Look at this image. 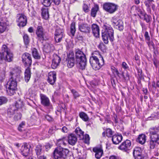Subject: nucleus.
Masks as SVG:
<instances>
[{
    "mask_svg": "<svg viewBox=\"0 0 159 159\" xmlns=\"http://www.w3.org/2000/svg\"><path fill=\"white\" fill-rule=\"evenodd\" d=\"M112 70V71L114 75L115 74L116 75L119 77L120 78V75L119 73L118 70L116 69L115 67H113V68H111Z\"/></svg>",
    "mask_w": 159,
    "mask_h": 159,
    "instance_id": "obj_52",
    "label": "nucleus"
},
{
    "mask_svg": "<svg viewBox=\"0 0 159 159\" xmlns=\"http://www.w3.org/2000/svg\"><path fill=\"white\" fill-rule=\"evenodd\" d=\"M13 55L10 49L6 45H3L0 52V64H2L4 61L10 62L12 61Z\"/></svg>",
    "mask_w": 159,
    "mask_h": 159,
    "instance_id": "obj_1",
    "label": "nucleus"
},
{
    "mask_svg": "<svg viewBox=\"0 0 159 159\" xmlns=\"http://www.w3.org/2000/svg\"><path fill=\"white\" fill-rule=\"evenodd\" d=\"M112 22L114 24V26H116V29H119L120 31L123 30L124 29L123 23L121 20H117L116 19L113 18Z\"/></svg>",
    "mask_w": 159,
    "mask_h": 159,
    "instance_id": "obj_18",
    "label": "nucleus"
},
{
    "mask_svg": "<svg viewBox=\"0 0 159 159\" xmlns=\"http://www.w3.org/2000/svg\"><path fill=\"white\" fill-rule=\"evenodd\" d=\"M56 80V74L55 72H50L48 74V82L51 84H53Z\"/></svg>",
    "mask_w": 159,
    "mask_h": 159,
    "instance_id": "obj_20",
    "label": "nucleus"
},
{
    "mask_svg": "<svg viewBox=\"0 0 159 159\" xmlns=\"http://www.w3.org/2000/svg\"><path fill=\"white\" fill-rule=\"evenodd\" d=\"M153 2V0H147L144 2L146 6L147 7V9L150 12L151 11V6Z\"/></svg>",
    "mask_w": 159,
    "mask_h": 159,
    "instance_id": "obj_34",
    "label": "nucleus"
},
{
    "mask_svg": "<svg viewBox=\"0 0 159 159\" xmlns=\"http://www.w3.org/2000/svg\"><path fill=\"white\" fill-rule=\"evenodd\" d=\"M42 11V15L43 18L45 20L48 19L49 15L48 9H43Z\"/></svg>",
    "mask_w": 159,
    "mask_h": 159,
    "instance_id": "obj_31",
    "label": "nucleus"
},
{
    "mask_svg": "<svg viewBox=\"0 0 159 159\" xmlns=\"http://www.w3.org/2000/svg\"><path fill=\"white\" fill-rule=\"evenodd\" d=\"M21 117V115L20 112L16 113L14 116V119L15 120H18L20 119Z\"/></svg>",
    "mask_w": 159,
    "mask_h": 159,
    "instance_id": "obj_44",
    "label": "nucleus"
},
{
    "mask_svg": "<svg viewBox=\"0 0 159 159\" xmlns=\"http://www.w3.org/2000/svg\"><path fill=\"white\" fill-rule=\"evenodd\" d=\"M98 48L101 50H102L105 47V45L102 43H101L98 46Z\"/></svg>",
    "mask_w": 159,
    "mask_h": 159,
    "instance_id": "obj_60",
    "label": "nucleus"
},
{
    "mask_svg": "<svg viewBox=\"0 0 159 159\" xmlns=\"http://www.w3.org/2000/svg\"><path fill=\"white\" fill-rule=\"evenodd\" d=\"M52 0H41V2L43 5L46 7L50 6L52 2Z\"/></svg>",
    "mask_w": 159,
    "mask_h": 159,
    "instance_id": "obj_37",
    "label": "nucleus"
},
{
    "mask_svg": "<svg viewBox=\"0 0 159 159\" xmlns=\"http://www.w3.org/2000/svg\"><path fill=\"white\" fill-rule=\"evenodd\" d=\"M142 150L141 148L139 147L135 148L133 151L134 156H137L138 155H141L142 154Z\"/></svg>",
    "mask_w": 159,
    "mask_h": 159,
    "instance_id": "obj_32",
    "label": "nucleus"
},
{
    "mask_svg": "<svg viewBox=\"0 0 159 159\" xmlns=\"http://www.w3.org/2000/svg\"><path fill=\"white\" fill-rule=\"evenodd\" d=\"M104 30L102 31V36L104 43L107 44L108 43V38L111 42L114 40V31L111 26L105 25H103Z\"/></svg>",
    "mask_w": 159,
    "mask_h": 159,
    "instance_id": "obj_4",
    "label": "nucleus"
},
{
    "mask_svg": "<svg viewBox=\"0 0 159 159\" xmlns=\"http://www.w3.org/2000/svg\"><path fill=\"white\" fill-rule=\"evenodd\" d=\"M16 21L18 23V26L22 27H24L26 25L27 22L26 16L23 14H17Z\"/></svg>",
    "mask_w": 159,
    "mask_h": 159,
    "instance_id": "obj_10",
    "label": "nucleus"
},
{
    "mask_svg": "<svg viewBox=\"0 0 159 159\" xmlns=\"http://www.w3.org/2000/svg\"><path fill=\"white\" fill-rule=\"evenodd\" d=\"M65 36V35H59L55 36L54 38L56 42H60L62 40V39Z\"/></svg>",
    "mask_w": 159,
    "mask_h": 159,
    "instance_id": "obj_42",
    "label": "nucleus"
},
{
    "mask_svg": "<svg viewBox=\"0 0 159 159\" xmlns=\"http://www.w3.org/2000/svg\"><path fill=\"white\" fill-rule=\"evenodd\" d=\"M142 17L143 18H144V20L146 21L147 23H148L150 21V19L151 18L150 16H149L145 13L142 16Z\"/></svg>",
    "mask_w": 159,
    "mask_h": 159,
    "instance_id": "obj_47",
    "label": "nucleus"
},
{
    "mask_svg": "<svg viewBox=\"0 0 159 159\" xmlns=\"http://www.w3.org/2000/svg\"><path fill=\"white\" fill-rule=\"evenodd\" d=\"M22 61L26 67H30L32 64V58L31 55L29 53H25L22 56Z\"/></svg>",
    "mask_w": 159,
    "mask_h": 159,
    "instance_id": "obj_11",
    "label": "nucleus"
},
{
    "mask_svg": "<svg viewBox=\"0 0 159 159\" xmlns=\"http://www.w3.org/2000/svg\"><path fill=\"white\" fill-rule=\"evenodd\" d=\"M79 29L82 32L85 33H89L91 30L90 25L85 23H79Z\"/></svg>",
    "mask_w": 159,
    "mask_h": 159,
    "instance_id": "obj_14",
    "label": "nucleus"
},
{
    "mask_svg": "<svg viewBox=\"0 0 159 159\" xmlns=\"http://www.w3.org/2000/svg\"><path fill=\"white\" fill-rule=\"evenodd\" d=\"M144 36L146 41H149L150 39V38L148 32L146 31L145 32Z\"/></svg>",
    "mask_w": 159,
    "mask_h": 159,
    "instance_id": "obj_56",
    "label": "nucleus"
},
{
    "mask_svg": "<svg viewBox=\"0 0 159 159\" xmlns=\"http://www.w3.org/2000/svg\"><path fill=\"white\" fill-rule=\"evenodd\" d=\"M159 131L158 129L157 128H152L150 129L149 132L150 134V135H152L154 134H157Z\"/></svg>",
    "mask_w": 159,
    "mask_h": 159,
    "instance_id": "obj_36",
    "label": "nucleus"
},
{
    "mask_svg": "<svg viewBox=\"0 0 159 159\" xmlns=\"http://www.w3.org/2000/svg\"><path fill=\"white\" fill-rule=\"evenodd\" d=\"M75 59L76 64L82 70L85 69L86 65L87 60L85 55L83 52L79 49L75 51Z\"/></svg>",
    "mask_w": 159,
    "mask_h": 159,
    "instance_id": "obj_3",
    "label": "nucleus"
},
{
    "mask_svg": "<svg viewBox=\"0 0 159 159\" xmlns=\"http://www.w3.org/2000/svg\"><path fill=\"white\" fill-rule=\"evenodd\" d=\"M21 72V69L19 67H15L12 69V71L10 72L11 77L19 79L20 74Z\"/></svg>",
    "mask_w": 159,
    "mask_h": 159,
    "instance_id": "obj_16",
    "label": "nucleus"
},
{
    "mask_svg": "<svg viewBox=\"0 0 159 159\" xmlns=\"http://www.w3.org/2000/svg\"><path fill=\"white\" fill-rule=\"evenodd\" d=\"M23 106L22 102L20 100L16 102L14 104L10 106L7 110V114L11 117L17 112L18 109L21 108Z\"/></svg>",
    "mask_w": 159,
    "mask_h": 159,
    "instance_id": "obj_8",
    "label": "nucleus"
},
{
    "mask_svg": "<svg viewBox=\"0 0 159 159\" xmlns=\"http://www.w3.org/2000/svg\"><path fill=\"white\" fill-rule=\"evenodd\" d=\"M91 28L94 36L96 37L99 35V28L98 26L96 24H93L92 25Z\"/></svg>",
    "mask_w": 159,
    "mask_h": 159,
    "instance_id": "obj_22",
    "label": "nucleus"
},
{
    "mask_svg": "<svg viewBox=\"0 0 159 159\" xmlns=\"http://www.w3.org/2000/svg\"><path fill=\"white\" fill-rule=\"evenodd\" d=\"M83 8L84 11L85 13L88 12L89 11V6L85 4H84Z\"/></svg>",
    "mask_w": 159,
    "mask_h": 159,
    "instance_id": "obj_51",
    "label": "nucleus"
},
{
    "mask_svg": "<svg viewBox=\"0 0 159 159\" xmlns=\"http://www.w3.org/2000/svg\"><path fill=\"white\" fill-rule=\"evenodd\" d=\"M84 142L85 143H89L90 139L89 136L88 134H86L85 136H84Z\"/></svg>",
    "mask_w": 159,
    "mask_h": 159,
    "instance_id": "obj_57",
    "label": "nucleus"
},
{
    "mask_svg": "<svg viewBox=\"0 0 159 159\" xmlns=\"http://www.w3.org/2000/svg\"><path fill=\"white\" fill-rule=\"evenodd\" d=\"M135 10L136 12L138 13V15L140 18L142 19V16L144 15L145 13L144 11H142L141 9L138 7L136 8Z\"/></svg>",
    "mask_w": 159,
    "mask_h": 159,
    "instance_id": "obj_41",
    "label": "nucleus"
},
{
    "mask_svg": "<svg viewBox=\"0 0 159 159\" xmlns=\"http://www.w3.org/2000/svg\"><path fill=\"white\" fill-rule=\"evenodd\" d=\"M32 52L33 56L34 59H39L40 58V55L36 49L34 48H32Z\"/></svg>",
    "mask_w": 159,
    "mask_h": 159,
    "instance_id": "obj_30",
    "label": "nucleus"
},
{
    "mask_svg": "<svg viewBox=\"0 0 159 159\" xmlns=\"http://www.w3.org/2000/svg\"><path fill=\"white\" fill-rule=\"evenodd\" d=\"M157 143V142L152 141L151 139L150 142V148H151L153 149L155 147L156 143Z\"/></svg>",
    "mask_w": 159,
    "mask_h": 159,
    "instance_id": "obj_55",
    "label": "nucleus"
},
{
    "mask_svg": "<svg viewBox=\"0 0 159 159\" xmlns=\"http://www.w3.org/2000/svg\"><path fill=\"white\" fill-rule=\"evenodd\" d=\"M103 8L107 11L112 14L117 9V5L113 3H106L103 5Z\"/></svg>",
    "mask_w": 159,
    "mask_h": 159,
    "instance_id": "obj_9",
    "label": "nucleus"
},
{
    "mask_svg": "<svg viewBox=\"0 0 159 159\" xmlns=\"http://www.w3.org/2000/svg\"><path fill=\"white\" fill-rule=\"evenodd\" d=\"M131 142L129 140L127 139L124 141L118 147V148L124 152H127L131 148Z\"/></svg>",
    "mask_w": 159,
    "mask_h": 159,
    "instance_id": "obj_12",
    "label": "nucleus"
},
{
    "mask_svg": "<svg viewBox=\"0 0 159 159\" xmlns=\"http://www.w3.org/2000/svg\"><path fill=\"white\" fill-rule=\"evenodd\" d=\"M3 20V18L1 17L0 18V33L4 32L7 28V23Z\"/></svg>",
    "mask_w": 159,
    "mask_h": 159,
    "instance_id": "obj_26",
    "label": "nucleus"
},
{
    "mask_svg": "<svg viewBox=\"0 0 159 159\" xmlns=\"http://www.w3.org/2000/svg\"><path fill=\"white\" fill-rule=\"evenodd\" d=\"M53 2L56 5H59L61 2V0H53Z\"/></svg>",
    "mask_w": 159,
    "mask_h": 159,
    "instance_id": "obj_61",
    "label": "nucleus"
},
{
    "mask_svg": "<svg viewBox=\"0 0 159 159\" xmlns=\"http://www.w3.org/2000/svg\"><path fill=\"white\" fill-rule=\"evenodd\" d=\"M7 101V100L6 98L4 97H0V106L6 103Z\"/></svg>",
    "mask_w": 159,
    "mask_h": 159,
    "instance_id": "obj_48",
    "label": "nucleus"
},
{
    "mask_svg": "<svg viewBox=\"0 0 159 159\" xmlns=\"http://www.w3.org/2000/svg\"><path fill=\"white\" fill-rule=\"evenodd\" d=\"M93 151L95 152V157L98 159H100L103 154V151L101 148L95 147L93 148Z\"/></svg>",
    "mask_w": 159,
    "mask_h": 159,
    "instance_id": "obj_21",
    "label": "nucleus"
},
{
    "mask_svg": "<svg viewBox=\"0 0 159 159\" xmlns=\"http://www.w3.org/2000/svg\"><path fill=\"white\" fill-rule=\"evenodd\" d=\"M79 116L83 120L85 121H87L89 119L87 115L83 112H81L80 113Z\"/></svg>",
    "mask_w": 159,
    "mask_h": 159,
    "instance_id": "obj_35",
    "label": "nucleus"
},
{
    "mask_svg": "<svg viewBox=\"0 0 159 159\" xmlns=\"http://www.w3.org/2000/svg\"><path fill=\"white\" fill-rule=\"evenodd\" d=\"M61 61V58L56 54L53 55V58L52 60V67L55 69L58 66Z\"/></svg>",
    "mask_w": 159,
    "mask_h": 159,
    "instance_id": "obj_19",
    "label": "nucleus"
},
{
    "mask_svg": "<svg viewBox=\"0 0 159 159\" xmlns=\"http://www.w3.org/2000/svg\"><path fill=\"white\" fill-rule=\"evenodd\" d=\"M98 9V7H95L93 8L91 10V16L95 17L96 15Z\"/></svg>",
    "mask_w": 159,
    "mask_h": 159,
    "instance_id": "obj_45",
    "label": "nucleus"
},
{
    "mask_svg": "<svg viewBox=\"0 0 159 159\" xmlns=\"http://www.w3.org/2000/svg\"><path fill=\"white\" fill-rule=\"evenodd\" d=\"M76 137L73 134H70L68 137L67 142L71 145H74L77 142Z\"/></svg>",
    "mask_w": 159,
    "mask_h": 159,
    "instance_id": "obj_23",
    "label": "nucleus"
},
{
    "mask_svg": "<svg viewBox=\"0 0 159 159\" xmlns=\"http://www.w3.org/2000/svg\"><path fill=\"white\" fill-rule=\"evenodd\" d=\"M30 145L29 143H24L21 149L22 154L25 157L28 156L30 154Z\"/></svg>",
    "mask_w": 159,
    "mask_h": 159,
    "instance_id": "obj_15",
    "label": "nucleus"
},
{
    "mask_svg": "<svg viewBox=\"0 0 159 159\" xmlns=\"http://www.w3.org/2000/svg\"><path fill=\"white\" fill-rule=\"evenodd\" d=\"M19 79H16L11 77L7 83V91L9 95L10 96L13 95L15 93L17 89V81Z\"/></svg>",
    "mask_w": 159,
    "mask_h": 159,
    "instance_id": "obj_5",
    "label": "nucleus"
},
{
    "mask_svg": "<svg viewBox=\"0 0 159 159\" xmlns=\"http://www.w3.org/2000/svg\"><path fill=\"white\" fill-rule=\"evenodd\" d=\"M107 136L108 137H111L112 135V131L110 129H108L106 130Z\"/></svg>",
    "mask_w": 159,
    "mask_h": 159,
    "instance_id": "obj_49",
    "label": "nucleus"
},
{
    "mask_svg": "<svg viewBox=\"0 0 159 159\" xmlns=\"http://www.w3.org/2000/svg\"><path fill=\"white\" fill-rule=\"evenodd\" d=\"M61 35H64V31L62 29L57 28L56 30L55 33V36Z\"/></svg>",
    "mask_w": 159,
    "mask_h": 159,
    "instance_id": "obj_38",
    "label": "nucleus"
},
{
    "mask_svg": "<svg viewBox=\"0 0 159 159\" xmlns=\"http://www.w3.org/2000/svg\"><path fill=\"white\" fill-rule=\"evenodd\" d=\"M25 125V122L22 121V122L19 125L18 127V130L20 132L22 131V129L23 128L24 126Z\"/></svg>",
    "mask_w": 159,
    "mask_h": 159,
    "instance_id": "obj_53",
    "label": "nucleus"
},
{
    "mask_svg": "<svg viewBox=\"0 0 159 159\" xmlns=\"http://www.w3.org/2000/svg\"><path fill=\"white\" fill-rule=\"evenodd\" d=\"M122 136L121 135H114L112 136V140L114 144H119L122 140Z\"/></svg>",
    "mask_w": 159,
    "mask_h": 159,
    "instance_id": "obj_24",
    "label": "nucleus"
},
{
    "mask_svg": "<svg viewBox=\"0 0 159 159\" xmlns=\"http://www.w3.org/2000/svg\"><path fill=\"white\" fill-rule=\"evenodd\" d=\"M23 38L25 44V45L28 44L30 42V40L28 35L26 34H24Z\"/></svg>",
    "mask_w": 159,
    "mask_h": 159,
    "instance_id": "obj_46",
    "label": "nucleus"
},
{
    "mask_svg": "<svg viewBox=\"0 0 159 159\" xmlns=\"http://www.w3.org/2000/svg\"><path fill=\"white\" fill-rule=\"evenodd\" d=\"M67 66L69 68H71L76 63L74 57V53L72 51H70L67 55Z\"/></svg>",
    "mask_w": 159,
    "mask_h": 159,
    "instance_id": "obj_13",
    "label": "nucleus"
},
{
    "mask_svg": "<svg viewBox=\"0 0 159 159\" xmlns=\"http://www.w3.org/2000/svg\"><path fill=\"white\" fill-rule=\"evenodd\" d=\"M135 159H143V157L142 154L141 155H138L137 156H134Z\"/></svg>",
    "mask_w": 159,
    "mask_h": 159,
    "instance_id": "obj_62",
    "label": "nucleus"
},
{
    "mask_svg": "<svg viewBox=\"0 0 159 159\" xmlns=\"http://www.w3.org/2000/svg\"><path fill=\"white\" fill-rule=\"evenodd\" d=\"M122 67L124 69H126L128 68L129 67L127 64L125 62H123L122 64Z\"/></svg>",
    "mask_w": 159,
    "mask_h": 159,
    "instance_id": "obj_59",
    "label": "nucleus"
},
{
    "mask_svg": "<svg viewBox=\"0 0 159 159\" xmlns=\"http://www.w3.org/2000/svg\"><path fill=\"white\" fill-rule=\"evenodd\" d=\"M76 31L75 25V22H72L70 25V33L74 36Z\"/></svg>",
    "mask_w": 159,
    "mask_h": 159,
    "instance_id": "obj_40",
    "label": "nucleus"
},
{
    "mask_svg": "<svg viewBox=\"0 0 159 159\" xmlns=\"http://www.w3.org/2000/svg\"><path fill=\"white\" fill-rule=\"evenodd\" d=\"M97 56L94 55L91 57L90 59V63L93 68L95 70L99 69L104 64V60L103 57L98 52Z\"/></svg>",
    "mask_w": 159,
    "mask_h": 159,
    "instance_id": "obj_2",
    "label": "nucleus"
},
{
    "mask_svg": "<svg viewBox=\"0 0 159 159\" xmlns=\"http://www.w3.org/2000/svg\"><path fill=\"white\" fill-rule=\"evenodd\" d=\"M42 150V146L40 145H37L35 148V151L37 155H39L41 154Z\"/></svg>",
    "mask_w": 159,
    "mask_h": 159,
    "instance_id": "obj_43",
    "label": "nucleus"
},
{
    "mask_svg": "<svg viewBox=\"0 0 159 159\" xmlns=\"http://www.w3.org/2000/svg\"><path fill=\"white\" fill-rule=\"evenodd\" d=\"M151 139L159 143V135L158 134L152 135L150 136Z\"/></svg>",
    "mask_w": 159,
    "mask_h": 159,
    "instance_id": "obj_39",
    "label": "nucleus"
},
{
    "mask_svg": "<svg viewBox=\"0 0 159 159\" xmlns=\"http://www.w3.org/2000/svg\"><path fill=\"white\" fill-rule=\"evenodd\" d=\"M41 104L45 107H49L51 106L50 100L46 95L41 94H40Z\"/></svg>",
    "mask_w": 159,
    "mask_h": 159,
    "instance_id": "obj_17",
    "label": "nucleus"
},
{
    "mask_svg": "<svg viewBox=\"0 0 159 159\" xmlns=\"http://www.w3.org/2000/svg\"><path fill=\"white\" fill-rule=\"evenodd\" d=\"M37 39L42 43L48 39V34L42 26H38L35 30Z\"/></svg>",
    "mask_w": 159,
    "mask_h": 159,
    "instance_id": "obj_7",
    "label": "nucleus"
},
{
    "mask_svg": "<svg viewBox=\"0 0 159 159\" xmlns=\"http://www.w3.org/2000/svg\"><path fill=\"white\" fill-rule=\"evenodd\" d=\"M45 118L47 120L49 121L52 120V117L49 115L46 116H45Z\"/></svg>",
    "mask_w": 159,
    "mask_h": 159,
    "instance_id": "obj_63",
    "label": "nucleus"
},
{
    "mask_svg": "<svg viewBox=\"0 0 159 159\" xmlns=\"http://www.w3.org/2000/svg\"><path fill=\"white\" fill-rule=\"evenodd\" d=\"M54 49V47L52 44L46 43L44 46L43 50L47 53L50 52Z\"/></svg>",
    "mask_w": 159,
    "mask_h": 159,
    "instance_id": "obj_25",
    "label": "nucleus"
},
{
    "mask_svg": "<svg viewBox=\"0 0 159 159\" xmlns=\"http://www.w3.org/2000/svg\"><path fill=\"white\" fill-rule=\"evenodd\" d=\"M146 136L143 134H140L138 138L137 141L141 144H144L146 141Z\"/></svg>",
    "mask_w": 159,
    "mask_h": 159,
    "instance_id": "obj_29",
    "label": "nucleus"
},
{
    "mask_svg": "<svg viewBox=\"0 0 159 159\" xmlns=\"http://www.w3.org/2000/svg\"><path fill=\"white\" fill-rule=\"evenodd\" d=\"M149 47L154 46V43L152 41H151L150 39L149 41H146Z\"/></svg>",
    "mask_w": 159,
    "mask_h": 159,
    "instance_id": "obj_58",
    "label": "nucleus"
},
{
    "mask_svg": "<svg viewBox=\"0 0 159 159\" xmlns=\"http://www.w3.org/2000/svg\"><path fill=\"white\" fill-rule=\"evenodd\" d=\"M69 152L68 149L59 146L54 150L53 156L55 159H65Z\"/></svg>",
    "mask_w": 159,
    "mask_h": 159,
    "instance_id": "obj_6",
    "label": "nucleus"
},
{
    "mask_svg": "<svg viewBox=\"0 0 159 159\" xmlns=\"http://www.w3.org/2000/svg\"><path fill=\"white\" fill-rule=\"evenodd\" d=\"M71 93L73 94L74 98H76L77 97H79L80 96V95L79 94V93L75 90L74 89H71Z\"/></svg>",
    "mask_w": 159,
    "mask_h": 159,
    "instance_id": "obj_50",
    "label": "nucleus"
},
{
    "mask_svg": "<svg viewBox=\"0 0 159 159\" xmlns=\"http://www.w3.org/2000/svg\"><path fill=\"white\" fill-rule=\"evenodd\" d=\"M120 76H122L125 80H129V76L127 72L125 73V75L124 74L123 72H122Z\"/></svg>",
    "mask_w": 159,
    "mask_h": 159,
    "instance_id": "obj_54",
    "label": "nucleus"
},
{
    "mask_svg": "<svg viewBox=\"0 0 159 159\" xmlns=\"http://www.w3.org/2000/svg\"><path fill=\"white\" fill-rule=\"evenodd\" d=\"M67 142V139L65 137L59 139L58 140V143L61 146L64 145L65 146L66 145Z\"/></svg>",
    "mask_w": 159,
    "mask_h": 159,
    "instance_id": "obj_33",
    "label": "nucleus"
},
{
    "mask_svg": "<svg viewBox=\"0 0 159 159\" xmlns=\"http://www.w3.org/2000/svg\"><path fill=\"white\" fill-rule=\"evenodd\" d=\"M75 132L79 136L80 139H84V132L80 128H76L75 130Z\"/></svg>",
    "mask_w": 159,
    "mask_h": 159,
    "instance_id": "obj_28",
    "label": "nucleus"
},
{
    "mask_svg": "<svg viewBox=\"0 0 159 159\" xmlns=\"http://www.w3.org/2000/svg\"><path fill=\"white\" fill-rule=\"evenodd\" d=\"M109 159H119V158L115 156H111L110 157Z\"/></svg>",
    "mask_w": 159,
    "mask_h": 159,
    "instance_id": "obj_64",
    "label": "nucleus"
},
{
    "mask_svg": "<svg viewBox=\"0 0 159 159\" xmlns=\"http://www.w3.org/2000/svg\"><path fill=\"white\" fill-rule=\"evenodd\" d=\"M31 71L29 67H27L25 72V79L26 82H28L31 77Z\"/></svg>",
    "mask_w": 159,
    "mask_h": 159,
    "instance_id": "obj_27",
    "label": "nucleus"
}]
</instances>
